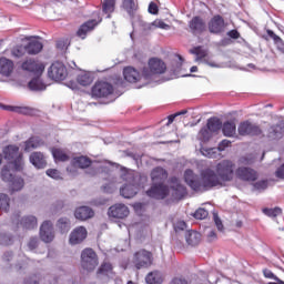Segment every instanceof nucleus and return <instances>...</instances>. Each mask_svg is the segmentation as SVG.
<instances>
[{"label":"nucleus","instance_id":"nucleus-1","mask_svg":"<svg viewBox=\"0 0 284 284\" xmlns=\"http://www.w3.org/2000/svg\"><path fill=\"white\" fill-rule=\"evenodd\" d=\"M185 183L194 190V192H207L212 187H217V185H223L219 174L212 169L202 170L200 176L194 174V171L187 169L184 172Z\"/></svg>","mask_w":284,"mask_h":284},{"label":"nucleus","instance_id":"nucleus-2","mask_svg":"<svg viewBox=\"0 0 284 284\" xmlns=\"http://www.w3.org/2000/svg\"><path fill=\"white\" fill-rule=\"evenodd\" d=\"M151 181L152 185L146 191V196L161 201L170 194V187L165 185V181H168V171L165 169L161 166L153 169L151 172Z\"/></svg>","mask_w":284,"mask_h":284},{"label":"nucleus","instance_id":"nucleus-3","mask_svg":"<svg viewBox=\"0 0 284 284\" xmlns=\"http://www.w3.org/2000/svg\"><path fill=\"white\" fill-rule=\"evenodd\" d=\"M168 64L159 58H151L149 60V68L142 70V77L145 81H154L155 83H163V80H158L161 74H165Z\"/></svg>","mask_w":284,"mask_h":284},{"label":"nucleus","instance_id":"nucleus-4","mask_svg":"<svg viewBox=\"0 0 284 284\" xmlns=\"http://www.w3.org/2000/svg\"><path fill=\"white\" fill-rule=\"evenodd\" d=\"M3 155L6 161H10L16 172L23 170V154L19 152V146L8 145L3 149Z\"/></svg>","mask_w":284,"mask_h":284},{"label":"nucleus","instance_id":"nucleus-5","mask_svg":"<svg viewBox=\"0 0 284 284\" xmlns=\"http://www.w3.org/2000/svg\"><path fill=\"white\" fill-rule=\"evenodd\" d=\"M124 181L128 182L123 187L120 189V194L123 199H134L139 194V184L136 178L132 173H128L123 176Z\"/></svg>","mask_w":284,"mask_h":284},{"label":"nucleus","instance_id":"nucleus-6","mask_svg":"<svg viewBox=\"0 0 284 284\" xmlns=\"http://www.w3.org/2000/svg\"><path fill=\"white\" fill-rule=\"evenodd\" d=\"M234 162L224 160L216 165V174L221 181L227 182L234 179Z\"/></svg>","mask_w":284,"mask_h":284},{"label":"nucleus","instance_id":"nucleus-7","mask_svg":"<svg viewBox=\"0 0 284 284\" xmlns=\"http://www.w3.org/2000/svg\"><path fill=\"white\" fill-rule=\"evenodd\" d=\"M114 92V87L108 82L99 81L91 89V97L93 99H108L112 97Z\"/></svg>","mask_w":284,"mask_h":284},{"label":"nucleus","instance_id":"nucleus-8","mask_svg":"<svg viewBox=\"0 0 284 284\" xmlns=\"http://www.w3.org/2000/svg\"><path fill=\"white\" fill-rule=\"evenodd\" d=\"M48 75L49 79H52L53 81H65L68 78V68H65L63 62L55 61L49 68Z\"/></svg>","mask_w":284,"mask_h":284},{"label":"nucleus","instance_id":"nucleus-9","mask_svg":"<svg viewBox=\"0 0 284 284\" xmlns=\"http://www.w3.org/2000/svg\"><path fill=\"white\" fill-rule=\"evenodd\" d=\"M82 258V267L88 272H92L99 265V258L97 257V253L92 248H85L81 253Z\"/></svg>","mask_w":284,"mask_h":284},{"label":"nucleus","instance_id":"nucleus-10","mask_svg":"<svg viewBox=\"0 0 284 284\" xmlns=\"http://www.w3.org/2000/svg\"><path fill=\"white\" fill-rule=\"evenodd\" d=\"M21 69L24 70V72H30V74H34V77H41V74H43V70H45V65L38 60L28 59L22 62Z\"/></svg>","mask_w":284,"mask_h":284},{"label":"nucleus","instance_id":"nucleus-11","mask_svg":"<svg viewBox=\"0 0 284 284\" xmlns=\"http://www.w3.org/2000/svg\"><path fill=\"white\" fill-rule=\"evenodd\" d=\"M237 132L241 136H258L262 133L261 128L250 121L241 122Z\"/></svg>","mask_w":284,"mask_h":284},{"label":"nucleus","instance_id":"nucleus-12","mask_svg":"<svg viewBox=\"0 0 284 284\" xmlns=\"http://www.w3.org/2000/svg\"><path fill=\"white\" fill-rule=\"evenodd\" d=\"M133 263L136 270L152 265V253L141 250L134 254Z\"/></svg>","mask_w":284,"mask_h":284},{"label":"nucleus","instance_id":"nucleus-13","mask_svg":"<svg viewBox=\"0 0 284 284\" xmlns=\"http://www.w3.org/2000/svg\"><path fill=\"white\" fill-rule=\"evenodd\" d=\"M40 239L43 243H52V241H54V226L51 221H44L41 224Z\"/></svg>","mask_w":284,"mask_h":284},{"label":"nucleus","instance_id":"nucleus-14","mask_svg":"<svg viewBox=\"0 0 284 284\" xmlns=\"http://www.w3.org/2000/svg\"><path fill=\"white\" fill-rule=\"evenodd\" d=\"M130 215V209L125 204L112 205L108 211L109 219H125Z\"/></svg>","mask_w":284,"mask_h":284},{"label":"nucleus","instance_id":"nucleus-15","mask_svg":"<svg viewBox=\"0 0 284 284\" xmlns=\"http://www.w3.org/2000/svg\"><path fill=\"white\" fill-rule=\"evenodd\" d=\"M190 32L192 34H203L205 30H207V26L205 24V20L203 18L195 16L189 22Z\"/></svg>","mask_w":284,"mask_h":284},{"label":"nucleus","instance_id":"nucleus-16","mask_svg":"<svg viewBox=\"0 0 284 284\" xmlns=\"http://www.w3.org/2000/svg\"><path fill=\"white\" fill-rule=\"evenodd\" d=\"M209 31L211 34H221V32H225V20L223 17H213L209 22Z\"/></svg>","mask_w":284,"mask_h":284},{"label":"nucleus","instance_id":"nucleus-17","mask_svg":"<svg viewBox=\"0 0 284 284\" xmlns=\"http://www.w3.org/2000/svg\"><path fill=\"white\" fill-rule=\"evenodd\" d=\"M88 237V230L85 227L80 226L77 227L71 234L69 239V243L71 245H79V243H83L85 239Z\"/></svg>","mask_w":284,"mask_h":284},{"label":"nucleus","instance_id":"nucleus-18","mask_svg":"<svg viewBox=\"0 0 284 284\" xmlns=\"http://www.w3.org/2000/svg\"><path fill=\"white\" fill-rule=\"evenodd\" d=\"M268 139H283L284 136V120L281 119L278 123L273 124L268 128V133H267Z\"/></svg>","mask_w":284,"mask_h":284},{"label":"nucleus","instance_id":"nucleus-19","mask_svg":"<svg viewBox=\"0 0 284 284\" xmlns=\"http://www.w3.org/2000/svg\"><path fill=\"white\" fill-rule=\"evenodd\" d=\"M235 174L241 181H256V171L251 168L240 166Z\"/></svg>","mask_w":284,"mask_h":284},{"label":"nucleus","instance_id":"nucleus-20","mask_svg":"<svg viewBox=\"0 0 284 284\" xmlns=\"http://www.w3.org/2000/svg\"><path fill=\"white\" fill-rule=\"evenodd\" d=\"M14 71V62L6 57L0 58V74L10 77Z\"/></svg>","mask_w":284,"mask_h":284},{"label":"nucleus","instance_id":"nucleus-21","mask_svg":"<svg viewBox=\"0 0 284 284\" xmlns=\"http://www.w3.org/2000/svg\"><path fill=\"white\" fill-rule=\"evenodd\" d=\"M123 77L129 83H136V81H141L143 79V75L132 67L124 68Z\"/></svg>","mask_w":284,"mask_h":284},{"label":"nucleus","instance_id":"nucleus-22","mask_svg":"<svg viewBox=\"0 0 284 284\" xmlns=\"http://www.w3.org/2000/svg\"><path fill=\"white\" fill-rule=\"evenodd\" d=\"M43 145H45L43 139L39 136H31L24 142V152H32V150H37V148H43Z\"/></svg>","mask_w":284,"mask_h":284},{"label":"nucleus","instance_id":"nucleus-23","mask_svg":"<svg viewBox=\"0 0 284 284\" xmlns=\"http://www.w3.org/2000/svg\"><path fill=\"white\" fill-rule=\"evenodd\" d=\"M29 161L38 170H43V168H45V165H47L45 156L41 152H33V153H31V155L29 158Z\"/></svg>","mask_w":284,"mask_h":284},{"label":"nucleus","instance_id":"nucleus-24","mask_svg":"<svg viewBox=\"0 0 284 284\" xmlns=\"http://www.w3.org/2000/svg\"><path fill=\"white\" fill-rule=\"evenodd\" d=\"M74 216L79 221H88V219H92V216H94V211H92L90 206H80L75 210Z\"/></svg>","mask_w":284,"mask_h":284},{"label":"nucleus","instance_id":"nucleus-25","mask_svg":"<svg viewBox=\"0 0 284 284\" xmlns=\"http://www.w3.org/2000/svg\"><path fill=\"white\" fill-rule=\"evenodd\" d=\"M24 48L29 54H39L43 50V43L34 38H30Z\"/></svg>","mask_w":284,"mask_h":284},{"label":"nucleus","instance_id":"nucleus-26","mask_svg":"<svg viewBox=\"0 0 284 284\" xmlns=\"http://www.w3.org/2000/svg\"><path fill=\"white\" fill-rule=\"evenodd\" d=\"M99 26V22L97 20H89L84 22L78 30V37L81 39H85L88 32H92L93 28H97Z\"/></svg>","mask_w":284,"mask_h":284},{"label":"nucleus","instance_id":"nucleus-27","mask_svg":"<svg viewBox=\"0 0 284 284\" xmlns=\"http://www.w3.org/2000/svg\"><path fill=\"white\" fill-rule=\"evenodd\" d=\"M132 26L133 28H140V30H142V32H144L145 34L154 30V22L148 23L141 17L135 18Z\"/></svg>","mask_w":284,"mask_h":284},{"label":"nucleus","instance_id":"nucleus-28","mask_svg":"<svg viewBox=\"0 0 284 284\" xmlns=\"http://www.w3.org/2000/svg\"><path fill=\"white\" fill-rule=\"evenodd\" d=\"M28 88L32 90V92H43L45 90V83L41 80V75H36L29 83Z\"/></svg>","mask_w":284,"mask_h":284},{"label":"nucleus","instance_id":"nucleus-29","mask_svg":"<svg viewBox=\"0 0 284 284\" xmlns=\"http://www.w3.org/2000/svg\"><path fill=\"white\" fill-rule=\"evenodd\" d=\"M26 185V182L23 181V178L21 176H14L10 182H9V187L11 194H14V192H21Z\"/></svg>","mask_w":284,"mask_h":284},{"label":"nucleus","instance_id":"nucleus-30","mask_svg":"<svg viewBox=\"0 0 284 284\" xmlns=\"http://www.w3.org/2000/svg\"><path fill=\"white\" fill-rule=\"evenodd\" d=\"M72 165L74 168H80L81 170H85V168H90L92 165V160H90L88 156H78L72 160Z\"/></svg>","mask_w":284,"mask_h":284},{"label":"nucleus","instance_id":"nucleus-31","mask_svg":"<svg viewBox=\"0 0 284 284\" xmlns=\"http://www.w3.org/2000/svg\"><path fill=\"white\" fill-rule=\"evenodd\" d=\"M21 225L24 230H34L38 225L37 216L27 215L21 219Z\"/></svg>","mask_w":284,"mask_h":284},{"label":"nucleus","instance_id":"nucleus-32","mask_svg":"<svg viewBox=\"0 0 284 284\" xmlns=\"http://www.w3.org/2000/svg\"><path fill=\"white\" fill-rule=\"evenodd\" d=\"M185 241L187 245H199L201 242V233L196 231H187L185 233Z\"/></svg>","mask_w":284,"mask_h":284},{"label":"nucleus","instance_id":"nucleus-33","mask_svg":"<svg viewBox=\"0 0 284 284\" xmlns=\"http://www.w3.org/2000/svg\"><path fill=\"white\" fill-rule=\"evenodd\" d=\"M57 227L61 232V234H67V232H70L72 223L70 222V219L61 217L57 222Z\"/></svg>","mask_w":284,"mask_h":284},{"label":"nucleus","instance_id":"nucleus-34","mask_svg":"<svg viewBox=\"0 0 284 284\" xmlns=\"http://www.w3.org/2000/svg\"><path fill=\"white\" fill-rule=\"evenodd\" d=\"M266 32H267V36L271 39H273L274 44L276 45V50H278V52H281V54H284V42H283V39H281V37H278L272 30H267Z\"/></svg>","mask_w":284,"mask_h":284},{"label":"nucleus","instance_id":"nucleus-35","mask_svg":"<svg viewBox=\"0 0 284 284\" xmlns=\"http://www.w3.org/2000/svg\"><path fill=\"white\" fill-rule=\"evenodd\" d=\"M222 132L224 136H234L236 134V124L232 121L224 122Z\"/></svg>","mask_w":284,"mask_h":284},{"label":"nucleus","instance_id":"nucleus-36","mask_svg":"<svg viewBox=\"0 0 284 284\" xmlns=\"http://www.w3.org/2000/svg\"><path fill=\"white\" fill-rule=\"evenodd\" d=\"M207 130L210 132H219L223 128V122L219 118H210L206 123Z\"/></svg>","mask_w":284,"mask_h":284},{"label":"nucleus","instance_id":"nucleus-37","mask_svg":"<svg viewBox=\"0 0 284 284\" xmlns=\"http://www.w3.org/2000/svg\"><path fill=\"white\" fill-rule=\"evenodd\" d=\"M116 6L115 0H104L102 4V12L106 14V19H110V14L114 12V8Z\"/></svg>","mask_w":284,"mask_h":284},{"label":"nucleus","instance_id":"nucleus-38","mask_svg":"<svg viewBox=\"0 0 284 284\" xmlns=\"http://www.w3.org/2000/svg\"><path fill=\"white\" fill-rule=\"evenodd\" d=\"M145 281L148 284H161L163 283V276L160 272H151L146 275Z\"/></svg>","mask_w":284,"mask_h":284},{"label":"nucleus","instance_id":"nucleus-39","mask_svg":"<svg viewBox=\"0 0 284 284\" xmlns=\"http://www.w3.org/2000/svg\"><path fill=\"white\" fill-rule=\"evenodd\" d=\"M77 81L80 85L85 88L92 84V81H94V78H92V74L84 72L78 75Z\"/></svg>","mask_w":284,"mask_h":284},{"label":"nucleus","instance_id":"nucleus-40","mask_svg":"<svg viewBox=\"0 0 284 284\" xmlns=\"http://www.w3.org/2000/svg\"><path fill=\"white\" fill-rule=\"evenodd\" d=\"M10 195L0 193V212H10Z\"/></svg>","mask_w":284,"mask_h":284},{"label":"nucleus","instance_id":"nucleus-41","mask_svg":"<svg viewBox=\"0 0 284 284\" xmlns=\"http://www.w3.org/2000/svg\"><path fill=\"white\" fill-rule=\"evenodd\" d=\"M122 6L130 17H132V14H134L139 8V4H136L134 0H123Z\"/></svg>","mask_w":284,"mask_h":284},{"label":"nucleus","instance_id":"nucleus-42","mask_svg":"<svg viewBox=\"0 0 284 284\" xmlns=\"http://www.w3.org/2000/svg\"><path fill=\"white\" fill-rule=\"evenodd\" d=\"M99 274H103L104 276H108L109 278L114 277V272H112V264L105 262L103 263L99 268Z\"/></svg>","mask_w":284,"mask_h":284},{"label":"nucleus","instance_id":"nucleus-43","mask_svg":"<svg viewBox=\"0 0 284 284\" xmlns=\"http://www.w3.org/2000/svg\"><path fill=\"white\" fill-rule=\"evenodd\" d=\"M51 153H52L54 161L65 162V161H68V159H70L68 156V154L61 149H52Z\"/></svg>","mask_w":284,"mask_h":284},{"label":"nucleus","instance_id":"nucleus-44","mask_svg":"<svg viewBox=\"0 0 284 284\" xmlns=\"http://www.w3.org/2000/svg\"><path fill=\"white\" fill-rule=\"evenodd\" d=\"M4 110H8L9 112H16L17 114H28L30 112V108L17 105H6Z\"/></svg>","mask_w":284,"mask_h":284},{"label":"nucleus","instance_id":"nucleus-45","mask_svg":"<svg viewBox=\"0 0 284 284\" xmlns=\"http://www.w3.org/2000/svg\"><path fill=\"white\" fill-rule=\"evenodd\" d=\"M200 152L201 154H203V156H206L207 159H216L219 156V149L216 148H202Z\"/></svg>","mask_w":284,"mask_h":284},{"label":"nucleus","instance_id":"nucleus-46","mask_svg":"<svg viewBox=\"0 0 284 284\" xmlns=\"http://www.w3.org/2000/svg\"><path fill=\"white\" fill-rule=\"evenodd\" d=\"M199 139L204 143L210 141V139H212V131H210L207 126L202 128L199 133Z\"/></svg>","mask_w":284,"mask_h":284},{"label":"nucleus","instance_id":"nucleus-47","mask_svg":"<svg viewBox=\"0 0 284 284\" xmlns=\"http://www.w3.org/2000/svg\"><path fill=\"white\" fill-rule=\"evenodd\" d=\"M14 176L16 175L10 172V169H8V166H3V169L1 170V179L2 181H4V183H10Z\"/></svg>","mask_w":284,"mask_h":284},{"label":"nucleus","instance_id":"nucleus-48","mask_svg":"<svg viewBox=\"0 0 284 284\" xmlns=\"http://www.w3.org/2000/svg\"><path fill=\"white\" fill-rule=\"evenodd\" d=\"M256 161V155L254 154H247L242 158H240L239 163L240 165H252Z\"/></svg>","mask_w":284,"mask_h":284},{"label":"nucleus","instance_id":"nucleus-49","mask_svg":"<svg viewBox=\"0 0 284 284\" xmlns=\"http://www.w3.org/2000/svg\"><path fill=\"white\" fill-rule=\"evenodd\" d=\"M281 207L263 209V214L270 216L271 219H276V216L281 215Z\"/></svg>","mask_w":284,"mask_h":284},{"label":"nucleus","instance_id":"nucleus-50","mask_svg":"<svg viewBox=\"0 0 284 284\" xmlns=\"http://www.w3.org/2000/svg\"><path fill=\"white\" fill-rule=\"evenodd\" d=\"M27 49L23 45H18L14 47L11 51L12 57H14L16 59H21V57H23V54H26Z\"/></svg>","mask_w":284,"mask_h":284},{"label":"nucleus","instance_id":"nucleus-51","mask_svg":"<svg viewBox=\"0 0 284 284\" xmlns=\"http://www.w3.org/2000/svg\"><path fill=\"white\" fill-rule=\"evenodd\" d=\"M191 54H195V61H201V59H204L205 57V52L202 51L201 47H195L193 49L190 50Z\"/></svg>","mask_w":284,"mask_h":284},{"label":"nucleus","instance_id":"nucleus-52","mask_svg":"<svg viewBox=\"0 0 284 284\" xmlns=\"http://www.w3.org/2000/svg\"><path fill=\"white\" fill-rule=\"evenodd\" d=\"M209 214L210 213L207 212V210H205V209H197L194 212L193 216H194V219H197L199 221H203V219H207Z\"/></svg>","mask_w":284,"mask_h":284},{"label":"nucleus","instance_id":"nucleus-53","mask_svg":"<svg viewBox=\"0 0 284 284\" xmlns=\"http://www.w3.org/2000/svg\"><path fill=\"white\" fill-rule=\"evenodd\" d=\"M12 235L10 233H1L0 234V245H11Z\"/></svg>","mask_w":284,"mask_h":284},{"label":"nucleus","instance_id":"nucleus-54","mask_svg":"<svg viewBox=\"0 0 284 284\" xmlns=\"http://www.w3.org/2000/svg\"><path fill=\"white\" fill-rule=\"evenodd\" d=\"M47 176H50V179L59 181V179H61V172H59V170L57 169H49L47 170Z\"/></svg>","mask_w":284,"mask_h":284},{"label":"nucleus","instance_id":"nucleus-55","mask_svg":"<svg viewBox=\"0 0 284 284\" xmlns=\"http://www.w3.org/2000/svg\"><path fill=\"white\" fill-rule=\"evenodd\" d=\"M156 28H160L161 30H168L170 26L165 24L163 20H155L153 21V30H156Z\"/></svg>","mask_w":284,"mask_h":284},{"label":"nucleus","instance_id":"nucleus-56","mask_svg":"<svg viewBox=\"0 0 284 284\" xmlns=\"http://www.w3.org/2000/svg\"><path fill=\"white\" fill-rule=\"evenodd\" d=\"M70 45V42L65 39L58 40L57 41V48L58 50H68V47Z\"/></svg>","mask_w":284,"mask_h":284},{"label":"nucleus","instance_id":"nucleus-57","mask_svg":"<svg viewBox=\"0 0 284 284\" xmlns=\"http://www.w3.org/2000/svg\"><path fill=\"white\" fill-rule=\"evenodd\" d=\"M213 221L219 230V232H223V222L221 221V217H219V214H213Z\"/></svg>","mask_w":284,"mask_h":284},{"label":"nucleus","instance_id":"nucleus-58","mask_svg":"<svg viewBox=\"0 0 284 284\" xmlns=\"http://www.w3.org/2000/svg\"><path fill=\"white\" fill-rule=\"evenodd\" d=\"M185 227H187V224L185 223V221H178L174 224L175 232H183V230H185Z\"/></svg>","mask_w":284,"mask_h":284},{"label":"nucleus","instance_id":"nucleus-59","mask_svg":"<svg viewBox=\"0 0 284 284\" xmlns=\"http://www.w3.org/2000/svg\"><path fill=\"white\" fill-rule=\"evenodd\" d=\"M114 190H116V184L115 183H110L103 186V192H105L106 194H112V192H114Z\"/></svg>","mask_w":284,"mask_h":284},{"label":"nucleus","instance_id":"nucleus-60","mask_svg":"<svg viewBox=\"0 0 284 284\" xmlns=\"http://www.w3.org/2000/svg\"><path fill=\"white\" fill-rule=\"evenodd\" d=\"M232 142L230 140H222L220 143H219V146H217V150L219 152H223L225 150V148H230V144Z\"/></svg>","mask_w":284,"mask_h":284},{"label":"nucleus","instance_id":"nucleus-61","mask_svg":"<svg viewBox=\"0 0 284 284\" xmlns=\"http://www.w3.org/2000/svg\"><path fill=\"white\" fill-rule=\"evenodd\" d=\"M39 245V239L37 237H31L29 243H28V247L29 250H37V246Z\"/></svg>","mask_w":284,"mask_h":284},{"label":"nucleus","instance_id":"nucleus-62","mask_svg":"<svg viewBox=\"0 0 284 284\" xmlns=\"http://www.w3.org/2000/svg\"><path fill=\"white\" fill-rule=\"evenodd\" d=\"M255 190H267V181H258L254 184Z\"/></svg>","mask_w":284,"mask_h":284},{"label":"nucleus","instance_id":"nucleus-63","mask_svg":"<svg viewBox=\"0 0 284 284\" xmlns=\"http://www.w3.org/2000/svg\"><path fill=\"white\" fill-rule=\"evenodd\" d=\"M149 12L150 14H159V6H156L154 2H151L149 4Z\"/></svg>","mask_w":284,"mask_h":284},{"label":"nucleus","instance_id":"nucleus-64","mask_svg":"<svg viewBox=\"0 0 284 284\" xmlns=\"http://www.w3.org/2000/svg\"><path fill=\"white\" fill-rule=\"evenodd\" d=\"M275 176L277 179H284V163L276 170Z\"/></svg>","mask_w":284,"mask_h":284}]
</instances>
